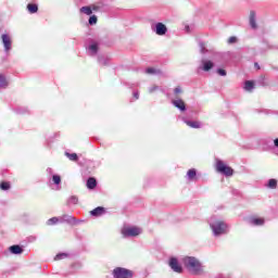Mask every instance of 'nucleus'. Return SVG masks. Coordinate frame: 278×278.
<instances>
[{"label": "nucleus", "mask_w": 278, "mask_h": 278, "mask_svg": "<svg viewBox=\"0 0 278 278\" xmlns=\"http://www.w3.org/2000/svg\"><path fill=\"white\" fill-rule=\"evenodd\" d=\"M253 88H255V81L247 80L244 83V90H247V92H253Z\"/></svg>", "instance_id": "nucleus-16"}, {"label": "nucleus", "mask_w": 278, "mask_h": 278, "mask_svg": "<svg viewBox=\"0 0 278 278\" xmlns=\"http://www.w3.org/2000/svg\"><path fill=\"white\" fill-rule=\"evenodd\" d=\"M112 275L114 278H134V271L125 267H115Z\"/></svg>", "instance_id": "nucleus-3"}, {"label": "nucleus", "mask_w": 278, "mask_h": 278, "mask_svg": "<svg viewBox=\"0 0 278 278\" xmlns=\"http://www.w3.org/2000/svg\"><path fill=\"white\" fill-rule=\"evenodd\" d=\"M182 264L192 275L203 274V265H201V262L194 256H185Z\"/></svg>", "instance_id": "nucleus-1"}, {"label": "nucleus", "mask_w": 278, "mask_h": 278, "mask_svg": "<svg viewBox=\"0 0 278 278\" xmlns=\"http://www.w3.org/2000/svg\"><path fill=\"white\" fill-rule=\"evenodd\" d=\"M62 257H68V255L66 253H62V254H58L54 260H62Z\"/></svg>", "instance_id": "nucleus-32"}, {"label": "nucleus", "mask_w": 278, "mask_h": 278, "mask_svg": "<svg viewBox=\"0 0 278 278\" xmlns=\"http://www.w3.org/2000/svg\"><path fill=\"white\" fill-rule=\"evenodd\" d=\"M9 251L13 254V255H21V253H23V248H21V245H11L9 248Z\"/></svg>", "instance_id": "nucleus-13"}, {"label": "nucleus", "mask_w": 278, "mask_h": 278, "mask_svg": "<svg viewBox=\"0 0 278 278\" xmlns=\"http://www.w3.org/2000/svg\"><path fill=\"white\" fill-rule=\"evenodd\" d=\"M135 99H140V94L139 93H134Z\"/></svg>", "instance_id": "nucleus-36"}, {"label": "nucleus", "mask_w": 278, "mask_h": 278, "mask_svg": "<svg viewBox=\"0 0 278 278\" xmlns=\"http://www.w3.org/2000/svg\"><path fill=\"white\" fill-rule=\"evenodd\" d=\"M181 92H182L181 87H176L174 89V94H176V97H177V94H181Z\"/></svg>", "instance_id": "nucleus-33"}, {"label": "nucleus", "mask_w": 278, "mask_h": 278, "mask_svg": "<svg viewBox=\"0 0 278 278\" xmlns=\"http://www.w3.org/2000/svg\"><path fill=\"white\" fill-rule=\"evenodd\" d=\"M168 266L172 268V270H174V273H178V274L184 273V267H181L177 257L169 258Z\"/></svg>", "instance_id": "nucleus-6"}, {"label": "nucleus", "mask_w": 278, "mask_h": 278, "mask_svg": "<svg viewBox=\"0 0 278 278\" xmlns=\"http://www.w3.org/2000/svg\"><path fill=\"white\" fill-rule=\"evenodd\" d=\"M250 26L252 27V29H257V22H255V11H251L250 12Z\"/></svg>", "instance_id": "nucleus-12"}, {"label": "nucleus", "mask_w": 278, "mask_h": 278, "mask_svg": "<svg viewBox=\"0 0 278 278\" xmlns=\"http://www.w3.org/2000/svg\"><path fill=\"white\" fill-rule=\"evenodd\" d=\"M91 216H103V214H105V207L103 206H98L96 208H93L92 211H90Z\"/></svg>", "instance_id": "nucleus-11"}, {"label": "nucleus", "mask_w": 278, "mask_h": 278, "mask_svg": "<svg viewBox=\"0 0 278 278\" xmlns=\"http://www.w3.org/2000/svg\"><path fill=\"white\" fill-rule=\"evenodd\" d=\"M217 73H218V75H220L222 77H225V76L227 75V72H226L225 70H223V68L217 70Z\"/></svg>", "instance_id": "nucleus-31"}, {"label": "nucleus", "mask_w": 278, "mask_h": 278, "mask_svg": "<svg viewBox=\"0 0 278 278\" xmlns=\"http://www.w3.org/2000/svg\"><path fill=\"white\" fill-rule=\"evenodd\" d=\"M27 10L30 14H36V12H38V5L34 3H28Z\"/></svg>", "instance_id": "nucleus-19"}, {"label": "nucleus", "mask_w": 278, "mask_h": 278, "mask_svg": "<svg viewBox=\"0 0 278 278\" xmlns=\"http://www.w3.org/2000/svg\"><path fill=\"white\" fill-rule=\"evenodd\" d=\"M8 78H5V75L0 74V88H8Z\"/></svg>", "instance_id": "nucleus-18"}, {"label": "nucleus", "mask_w": 278, "mask_h": 278, "mask_svg": "<svg viewBox=\"0 0 278 278\" xmlns=\"http://www.w3.org/2000/svg\"><path fill=\"white\" fill-rule=\"evenodd\" d=\"M201 53H205V43H200Z\"/></svg>", "instance_id": "nucleus-35"}, {"label": "nucleus", "mask_w": 278, "mask_h": 278, "mask_svg": "<svg viewBox=\"0 0 278 278\" xmlns=\"http://www.w3.org/2000/svg\"><path fill=\"white\" fill-rule=\"evenodd\" d=\"M1 40L5 51H10V49H12V38L10 37V35L3 34L1 36Z\"/></svg>", "instance_id": "nucleus-7"}, {"label": "nucleus", "mask_w": 278, "mask_h": 278, "mask_svg": "<svg viewBox=\"0 0 278 278\" xmlns=\"http://www.w3.org/2000/svg\"><path fill=\"white\" fill-rule=\"evenodd\" d=\"M236 42H238V38L237 37L228 38V45H236Z\"/></svg>", "instance_id": "nucleus-30"}, {"label": "nucleus", "mask_w": 278, "mask_h": 278, "mask_svg": "<svg viewBox=\"0 0 278 278\" xmlns=\"http://www.w3.org/2000/svg\"><path fill=\"white\" fill-rule=\"evenodd\" d=\"M141 233H142V229L136 226L124 227L122 229V236L124 238H136V236H140Z\"/></svg>", "instance_id": "nucleus-4"}, {"label": "nucleus", "mask_w": 278, "mask_h": 278, "mask_svg": "<svg viewBox=\"0 0 278 278\" xmlns=\"http://www.w3.org/2000/svg\"><path fill=\"white\" fill-rule=\"evenodd\" d=\"M188 127H191L192 129H201V123L197 121H186L185 122Z\"/></svg>", "instance_id": "nucleus-14"}, {"label": "nucleus", "mask_w": 278, "mask_h": 278, "mask_svg": "<svg viewBox=\"0 0 278 278\" xmlns=\"http://www.w3.org/2000/svg\"><path fill=\"white\" fill-rule=\"evenodd\" d=\"M275 147H278V138L274 140Z\"/></svg>", "instance_id": "nucleus-38"}, {"label": "nucleus", "mask_w": 278, "mask_h": 278, "mask_svg": "<svg viewBox=\"0 0 278 278\" xmlns=\"http://www.w3.org/2000/svg\"><path fill=\"white\" fill-rule=\"evenodd\" d=\"M173 105H175V108H178V110H180L181 112H186V102H184V100H173Z\"/></svg>", "instance_id": "nucleus-9"}, {"label": "nucleus", "mask_w": 278, "mask_h": 278, "mask_svg": "<svg viewBox=\"0 0 278 278\" xmlns=\"http://www.w3.org/2000/svg\"><path fill=\"white\" fill-rule=\"evenodd\" d=\"M267 187L275 190L277 188V179H269Z\"/></svg>", "instance_id": "nucleus-24"}, {"label": "nucleus", "mask_w": 278, "mask_h": 278, "mask_svg": "<svg viewBox=\"0 0 278 278\" xmlns=\"http://www.w3.org/2000/svg\"><path fill=\"white\" fill-rule=\"evenodd\" d=\"M159 87L157 85H153L150 89H149V92H155V90H157Z\"/></svg>", "instance_id": "nucleus-34"}, {"label": "nucleus", "mask_w": 278, "mask_h": 278, "mask_svg": "<svg viewBox=\"0 0 278 278\" xmlns=\"http://www.w3.org/2000/svg\"><path fill=\"white\" fill-rule=\"evenodd\" d=\"M89 25H97V16L92 15L89 17Z\"/></svg>", "instance_id": "nucleus-28"}, {"label": "nucleus", "mask_w": 278, "mask_h": 278, "mask_svg": "<svg viewBox=\"0 0 278 278\" xmlns=\"http://www.w3.org/2000/svg\"><path fill=\"white\" fill-rule=\"evenodd\" d=\"M251 225H255V226H262L264 225V218H260V217H252L250 219Z\"/></svg>", "instance_id": "nucleus-17"}, {"label": "nucleus", "mask_w": 278, "mask_h": 278, "mask_svg": "<svg viewBox=\"0 0 278 278\" xmlns=\"http://www.w3.org/2000/svg\"><path fill=\"white\" fill-rule=\"evenodd\" d=\"M211 227L215 236H220V233H225L227 229V225L225 224V222H220V220L215 222Z\"/></svg>", "instance_id": "nucleus-5"}, {"label": "nucleus", "mask_w": 278, "mask_h": 278, "mask_svg": "<svg viewBox=\"0 0 278 278\" xmlns=\"http://www.w3.org/2000/svg\"><path fill=\"white\" fill-rule=\"evenodd\" d=\"M80 12H83V14H87V16H90V14H92V8L83 7V8H80Z\"/></svg>", "instance_id": "nucleus-22"}, {"label": "nucleus", "mask_w": 278, "mask_h": 278, "mask_svg": "<svg viewBox=\"0 0 278 278\" xmlns=\"http://www.w3.org/2000/svg\"><path fill=\"white\" fill-rule=\"evenodd\" d=\"M66 157H68V160H71V162H77V160H79V156H77V153H65Z\"/></svg>", "instance_id": "nucleus-21"}, {"label": "nucleus", "mask_w": 278, "mask_h": 278, "mask_svg": "<svg viewBox=\"0 0 278 278\" xmlns=\"http://www.w3.org/2000/svg\"><path fill=\"white\" fill-rule=\"evenodd\" d=\"M10 188H11V185L8 181H2L0 184V189H2V190H10Z\"/></svg>", "instance_id": "nucleus-25"}, {"label": "nucleus", "mask_w": 278, "mask_h": 278, "mask_svg": "<svg viewBox=\"0 0 278 278\" xmlns=\"http://www.w3.org/2000/svg\"><path fill=\"white\" fill-rule=\"evenodd\" d=\"M202 71H204L205 73L212 71V68H214V62L212 61H207V60H204L202 61Z\"/></svg>", "instance_id": "nucleus-10"}, {"label": "nucleus", "mask_w": 278, "mask_h": 278, "mask_svg": "<svg viewBox=\"0 0 278 278\" xmlns=\"http://www.w3.org/2000/svg\"><path fill=\"white\" fill-rule=\"evenodd\" d=\"M155 27V34L157 36H165L166 31H168V28L166 27V25H164V23H157Z\"/></svg>", "instance_id": "nucleus-8"}, {"label": "nucleus", "mask_w": 278, "mask_h": 278, "mask_svg": "<svg viewBox=\"0 0 278 278\" xmlns=\"http://www.w3.org/2000/svg\"><path fill=\"white\" fill-rule=\"evenodd\" d=\"M146 73H147L148 75H157V74L162 73V71L156 70V68H154V67H148V68L146 70Z\"/></svg>", "instance_id": "nucleus-20"}, {"label": "nucleus", "mask_w": 278, "mask_h": 278, "mask_svg": "<svg viewBox=\"0 0 278 278\" xmlns=\"http://www.w3.org/2000/svg\"><path fill=\"white\" fill-rule=\"evenodd\" d=\"M87 188L89 190H94L97 188V179L94 177H90L87 180Z\"/></svg>", "instance_id": "nucleus-15"}, {"label": "nucleus", "mask_w": 278, "mask_h": 278, "mask_svg": "<svg viewBox=\"0 0 278 278\" xmlns=\"http://www.w3.org/2000/svg\"><path fill=\"white\" fill-rule=\"evenodd\" d=\"M254 66H255V68H256L257 71H260V64L254 63Z\"/></svg>", "instance_id": "nucleus-37"}, {"label": "nucleus", "mask_w": 278, "mask_h": 278, "mask_svg": "<svg viewBox=\"0 0 278 278\" xmlns=\"http://www.w3.org/2000/svg\"><path fill=\"white\" fill-rule=\"evenodd\" d=\"M92 10L97 11V10H99V7L93 5V7H92Z\"/></svg>", "instance_id": "nucleus-39"}, {"label": "nucleus", "mask_w": 278, "mask_h": 278, "mask_svg": "<svg viewBox=\"0 0 278 278\" xmlns=\"http://www.w3.org/2000/svg\"><path fill=\"white\" fill-rule=\"evenodd\" d=\"M90 51H92V53H97V51H99V46H97V43H93L89 47Z\"/></svg>", "instance_id": "nucleus-29"}, {"label": "nucleus", "mask_w": 278, "mask_h": 278, "mask_svg": "<svg viewBox=\"0 0 278 278\" xmlns=\"http://www.w3.org/2000/svg\"><path fill=\"white\" fill-rule=\"evenodd\" d=\"M187 175H188L189 179H197V169H194V168L189 169Z\"/></svg>", "instance_id": "nucleus-23"}, {"label": "nucleus", "mask_w": 278, "mask_h": 278, "mask_svg": "<svg viewBox=\"0 0 278 278\" xmlns=\"http://www.w3.org/2000/svg\"><path fill=\"white\" fill-rule=\"evenodd\" d=\"M59 222H60V219L58 217H52V218L48 219L47 225H49V226L58 225Z\"/></svg>", "instance_id": "nucleus-26"}, {"label": "nucleus", "mask_w": 278, "mask_h": 278, "mask_svg": "<svg viewBox=\"0 0 278 278\" xmlns=\"http://www.w3.org/2000/svg\"><path fill=\"white\" fill-rule=\"evenodd\" d=\"M52 181L56 185L60 186L62 178L59 175L52 176Z\"/></svg>", "instance_id": "nucleus-27"}, {"label": "nucleus", "mask_w": 278, "mask_h": 278, "mask_svg": "<svg viewBox=\"0 0 278 278\" xmlns=\"http://www.w3.org/2000/svg\"><path fill=\"white\" fill-rule=\"evenodd\" d=\"M215 168L217 173H220L222 175H225L226 177L233 176V168L225 164V162L218 160L215 164Z\"/></svg>", "instance_id": "nucleus-2"}]
</instances>
